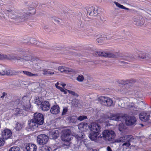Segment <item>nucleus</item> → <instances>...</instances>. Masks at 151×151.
<instances>
[{"label":"nucleus","instance_id":"nucleus-22","mask_svg":"<svg viewBox=\"0 0 151 151\" xmlns=\"http://www.w3.org/2000/svg\"><path fill=\"white\" fill-rule=\"evenodd\" d=\"M133 139V136L132 135H128L127 138V139L124 142V143L122 145V146H125L126 147H129L130 145V144L129 143L130 142L132 141Z\"/></svg>","mask_w":151,"mask_h":151},{"label":"nucleus","instance_id":"nucleus-19","mask_svg":"<svg viewBox=\"0 0 151 151\" xmlns=\"http://www.w3.org/2000/svg\"><path fill=\"white\" fill-rule=\"evenodd\" d=\"M28 124L29 129L32 130L37 127L39 124L33 118L29 121Z\"/></svg>","mask_w":151,"mask_h":151},{"label":"nucleus","instance_id":"nucleus-14","mask_svg":"<svg viewBox=\"0 0 151 151\" xmlns=\"http://www.w3.org/2000/svg\"><path fill=\"white\" fill-rule=\"evenodd\" d=\"M40 108L43 111H47L50 108V105L49 102L47 101L42 102L40 104Z\"/></svg>","mask_w":151,"mask_h":151},{"label":"nucleus","instance_id":"nucleus-59","mask_svg":"<svg viewBox=\"0 0 151 151\" xmlns=\"http://www.w3.org/2000/svg\"><path fill=\"white\" fill-rule=\"evenodd\" d=\"M40 67L38 69H36L35 67H33V69L35 71H38L39 70L40 68V67Z\"/></svg>","mask_w":151,"mask_h":151},{"label":"nucleus","instance_id":"nucleus-36","mask_svg":"<svg viewBox=\"0 0 151 151\" xmlns=\"http://www.w3.org/2000/svg\"><path fill=\"white\" fill-rule=\"evenodd\" d=\"M12 59V58H9L6 55H1L0 54V59Z\"/></svg>","mask_w":151,"mask_h":151},{"label":"nucleus","instance_id":"nucleus-33","mask_svg":"<svg viewBox=\"0 0 151 151\" xmlns=\"http://www.w3.org/2000/svg\"><path fill=\"white\" fill-rule=\"evenodd\" d=\"M22 127V125L20 123H17L16 124V129L17 130L19 131L21 129Z\"/></svg>","mask_w":151,"mask_h":151},{"label":"nucleus","instance_id":"nucleus-40","mask_svg":"<svg viewBox=\"0 0 151 151\" xmlns=\"http://www.w3.org/2000/svg\"><path fill=\"white\" fill-rule=\"evenodd\" d=\"M103 52H95L94 55L95 56H103V55H101V53H103Z\"/></svg>","mask_w":151,"mask_h":151},{"label":"nucleus","instance_id":"nucleus-46","mask_svg":"<svg viewBox=\"0 0 151 151\" xmlns=\"http://www.w3.org/2000/svg\"><path fill=\"white\" fill-rule=\"evenodd\" d=\"M68 111V109L67 108H64L63 109V112L62 113V115H65Z\"/></svg>","mask_w":151,"mask_h":151},{"label":"nucleus","instance_id":"nucleus-6","mask_svg":"<svg viewBox=\"0 0 151 151\" xmlns=\"http://www.w3.org/2000/svg\"><path fill=\"white\" fill-rule=\"evenodd\" d=\"M98 100L101 104L108 106H111L113 103V101L110 98L104 96L99 97Z\"/></svg>","mask_w":151,"mask_h":151},{"label":"nucleus","instance_id":"nucleus-24","mask_svg":"<svg viewBox=\"0 0 151 151\" xmlns=\"http://www.w3.org/2000/svg\"><path fill=\"white\" fill-rule=\"evenodd\" d=\"M128 135L122 137H120L117 139H116L115 141L117 143H123L125 141L127 138Z\"/></svg>","mask_w":151,"mask_h":151},{"label":"nucleus","instance_id":"nucleus-63","mask_svg":"<svg viewBox=\"0 0 151 151\" xmlns=\"http://www.w3.org/2000/svg\"><path fill=\"white\" fill-rule=\"evenodd\" d=\"M23 52L24 53H25V54H27V52H28V50H24Z\"/></svg>","mask_w":151,"mask_h":151},{"label":"nucleus","instance_id":"nucleus-39","mask_svg":"<svg viewBox=\"0 0 151 151\" xmlns=\"http://www.w3.org/2000/svg\"><path fill=\"white\" fill-rule=\"evenodd\" d=\"M84 123H81L79 124L78 126V129L81 130L83 131V128L84 127Z\"/></svg>","mask_w":151,"mask_h":151},{"label":"nucleus","instance_id":"nucleus-26","mask_svg":"<svg viewBox=\"0 0 151 151\" xmlns=\"http://www.w3.org/2000/svg\"><path fill=\"white\" fill-rule=\"evenodd\" d=\"M22 72L24 74H25L26 76L29 77H32L33 76H38V75L37 74H33L31 72L28 71H23Z\"/></svg>","mask_w":151,"mask_h":151},{"label":"nucleus","instance_id":"nucleus-62","mask_svg":"<svg viewBox=\"0 0 151 151\" xmlns=\"http://www.w3.org/2000/svg\"><path fill=\"white\" fill-rule=\"evenodd\" d=\"M128 90H127V89H124V91H124V93H126L128 92Z\"/></svg>","mask_w":151,"mask_h":151},{"label":"nucleus","instance_id":"nucleus-29","mask_svg":"<svg viewBox=\"0 0 151 151\" xmlns=\"http://www.w3.org/2000/svg\"><path fill=\"white\" fill-rule=\"evenodd\" d=\"M137 56H134L133 55H130L129 56L127 57L126 58H124V59L125 60L132 61L135 58L137 57Z\"/></svg>","mask_w":151,"mask_h":151},{"label":"nucleus","instance_id":"nucleus-58","mask_svg":"<svg viewBox=\"0 0 151 151\" xmlns=\"http://www.w3.org/2000/svg\"><path fill=\"white\" fill-rule=\"evenodd\" d=\"M107 151H112V150L109 146H108L106 148Z\"/></svg>","mask_w":151,"mask_h":151},{"label":"nucleus","instance_id":"nucleus-45","mask_svg":"<svg viewBox=\"0 0 151 151\" xmlns=\"http://www.w3.org/2000/svg\"><path fill=\"white\" fill-rule=\"evenodd\" d=\"M3 138H0V146H2L4 144V141Z\"/></svg>","mask_w":151,"mask_h":151},{"label":"nucleus","instance_id":"nucleus-20","mask_svg":"<svg viewBox=\"0 0 151 151\" xmlns=\"http://www.w3.org/2000/svg\"><path fill=\"white\" fill-rule=\"evenodd\" d=\"M59 132L57 130H53L49 132V136L51 139H55L59 136Z\"/></svg>","mask_w":151,"mask_h":151},{"label":"nucleus","instance_id":"nucleus-42","mask_svg":"<svg viewBox=\"0 0 151 151\" xmlns=\"http://www.w3.org/2000/svg\"><path fill=\"white\" fill-rule=\"evenodd\" d=\"M84 127L83 128V131H86V130L88 129L89 128V126L87 123H84Z\"/></svg>","mask_w":151,"mask_h":151},{"label":"nucleus","instance_id":"nucleus-34","mask_svg":"<svg viewBox=\"0 0 151 151\" xmlns=\"http://www.w3.org/2000/svg\"><path fill=\"white\" fill-rule=\"evenodd\" d=\"M127 85H129V84L134 83L135 82V81L133 79L126 80Z\"/></svg>","mask_w":151,"mask_h":151},{"label":"nucleus","instance_id":"nucleus-49","mask_svg":"<svg viewBox=\"0 0 151 151\" xmlns=\"http://www.w3.org/2000/svg\"><path fill=\"white\" fill-rule=\"evenodd\" d=\"M45 148H46L45 149L46 151H52V149L50 147L45 145Z\"/></svg>","mask_w":151,"mask_h":151},{"label":"nucleus","instance_id":"nucleus-13","mask_svg":"<svg viewBox=\"0 0 151 151\" xmlns=\"http://www.w3.org/2000/svg\"><path fill=\"white\" fill-rule=\"evenodd\" d=\"M150 116L149 113L144 112L140 114L139 117L142 121L146 122L149 119Z\"/></svg>","mask_w":151,"mask_h":151},{"label":"nucleus","instance_id":"nucleus-31","mask_svg":"<svg viewBox=\"0 0 151 151\" xmlns=\"http://www.w3.org/2000/svg\"><path fill=\"white\" fill-rule=\"evenodd\" d=\"M84 78L83 75H79L76 78V80L79 82H83L84 80Z\"/></svg>","mask_w":151,"mask_h":151},{"label":"nucleus","instance_id":"nucleus-15","mask_svg":"<svg viewBox=\"0 0 151 151\" xmlns=\"http://www.w3.org/2000/svg\"><path fill=\"white\" fill-rule=\"evenodd\" d=\"M91 130L93 132H98L100 131L101 127L100 125L95 123H93L91 125Z\"/></svg>","mask_w":151,"mask_h":151},{"label":"nucleus","instance_id":"nucleus-57","mask_svg":"<svg viewBox=\"0 0 151 151\" xmlns=\"http://www.w3.org/2000/svg\"><path fill=\"white\" fill-rule=\"evenodd\" d=\"M7 94L5 93V92H3V93H2V96L1 97V98H4V97Z\"/></svg>","mask_w":151,"mask_h":151},{"label":"nucleus","instance_id":"nucleus-1","mask_svg":"<svg viewBox=\"0 0 151 151\" xmlns=\"http://www.w3.org/2000/svg\"><path fill=\"white\" fill-rule=\"evenodd\" d=\"M25 98H27V97L24 96L22 98L14 100L12 101V104L14 107L17 106L18 107L14 110V115L17 116L25 115L23 110H26L25 106Z\"/></svg>","mask_w":151,"mask_h":151},{"label":"nucleus","instance_id":"nucleus-4","mask_svg":"<svg viewBox=\"0 0 151 151\" xmlns=\"http://www.w3.org/2000/svg\"><path fill=\"white\" fill-rule=\"evenodd\" d=\"M102 136H101V138L103 139L106 141H112L115 138V134L114 132L111 130H104L102 132Z\"/></svg>","mask_w":151,"mask_h":151},{"label":"nucleus","instance_id":"nucleus-27","mask_svg":"<svg viewBox=\"0 0 151 151\" xmlns=\"http://www.w3.org/2000/svg\"><path fill=\"white\" fill-rule=\"evenodd\" d=\"M84 134L83 132H79L78 134H76L75 137L76 139H77V140L79 141L84 137Z\"/></svg>","mask_w":151,"mask_h":151},{"label":"nucleus","instance_id":"nucleus-51","mask_svg":"<svg viewBox=\"0 0 151 151\" xmlns=\"http://www.w3.org/2000/svg\"><path fill=\"white\" fill-rule=\"evenodd\" d=\"M120 65H127V63L124 61H121L119 62Z\"/></svg>","mask_w":151,"mask_h":151},{"label":"nucleus","instance_id":"nucleus-8","mask_svg":"<svg viewBox=\"0 0 151 151\" xmlns=\"http://www.w3.org/2000/svg\"><path fill=\"white\" fill-rule=\"evenodd\" d=\"M123 102L122 101H119L118 102L119 106L122 108H124L131 110H136L137 109V107H136L134 105V104L132 103H130L128 102L125 105L124 104H123Z\"/></svg>","mask_w":151,"mask_h":151},{"label":"nucleus","instance_id":"nucleus-41","mask_svg":"<svg viewBox=\"0 0 151 151\" xmlns=\"http://www.w3.org/2000/svg\"><path fill=\"white\" fill-rule=\"evenodd\" d=\"M118 82L120 84L127 85L126 80H119L118 81Z\"/></svg>","mask_w":151,"mask_h":151},{"label":"nucleus","instance_id":"nucleus-30","mask_svg":"<svg viewBox=\"0 0 151 151\" xmlns=\"http://www.w3.org/2000/svg\"><path fill=\"white\" fill-rule=\"evenodd\" d=\"M9 151H20V150L18 147H13L9 149Z\"/></svg>","mask_w":151,"mask_h":151},{"label":"nucleus","instance_id":"nucleus-55","mask_svg":"<svg viewBox=\"0 0 151 151\" xmlns=\"http://www.w3.org/2000/svg\"><path fill=\"white\" fill-rule=\"evenodd\" d=\"M95 8L93 7V6H92L91 8V9H93V13H94V14H96L97 13L96 12V10H95ZM96 10H97V9Z\"/></svg>","mask_w":151,"mask_h":151},{"label":"nucleus","instance_id":"nucleus-25","mask_svg":"<svg viewBox=\"0 0 151 151\" xmlns=\"http://www.w3.org/2000/svg\"><path fill=\"white\" fill-rule=\"evenodd\" d=\"M4 75H12V74L10 70H7L5 71V70H2L1 72H0V75L2 76Z\"/></svg>","mask_w":151,"mask_h":151},{"label":"nucleus","instance_id":"nucleus-9","mask_svg":"<svg viewBox=\"0 0 151 151\" xmlns=\"http://www.w3.org/2000/svg\"><path fill=\"white\" fill-rule=\"evenodd\" d=\"M34 119L39 124V125H42L44 122L43 115L40 113H36L34 114Z\"/></svg>","mask_w":151,"mask_h":151},{"label":"nucleus","instance_id":"nucleus-47","mask_svg":"<svg viewBox=\"0 0 151 151\" xmlns=\"http://www.w3.org/2000/svg\"><path fill=\"white\" fill-rule=\"evenodd\" d=\"M63 67H59L58 68V70H60L61 72H63L65 71L67 72V70H65L63 68H62Z\"/></svg>","mask_w":151,"mask_h":151},{"label":"nucleus","instance_id":"nucleus-16","mask_svg":"<svg viewBox=\"0 0 151 151\" xmlns=\"http://www.w3.org/2000/svg\"><path fill=\"white\" fill-rule=\"evenodd\" d=\"M89 138L92 140H95L101 138V135L100 133L98 132H92L88 136Z\"/></svg>","mask_w":151,"mask_h":151},{"label":"nucleus","instance_id":"nucleus-54","mask_svg":"<svg viewBox=\"0 0 151 151\" xmlns=\"http://www.w3.org/2000/svg\"><path fill=\"white\" fill-rule=\"evenodd\" d=\"M60 91L64 93L65 94H66L67 93V92L65 91V89H64L63 88L61 87V88L60 89Z\"/></svg>","mask_w":151,"mask_h":151},{"label":"nucleus","instance_id":"nucleus-48","mask_svg":"<svg viewBox=\"0 0 151 151\" xmlns=\"http://www.w3.org/2000/svg\"><path fill=\"white\" fill-rule=\"evenodd\" d=\"M67 91L70 94L73 96H76L77 95V94H76L73 91L69 90H68Z\"/></svg>","mask_w":151,"mask_h":151},{"label":"nucleus","instance_id":"nucleus-10","mask_svg":"<svg viewBox=\"0 0 151 151\" xmlns=\"http://www.w3.org/2000/svg\"><path fill=\"white\" fill-rule=\"evenodd\" d=\"M12 134L11 131L9 129L5 128L1 130V136L3 139H7L10 138Z\"/></svg>","mask_w":151,"mask_h":151},{"label":"nucleus","instance_id":"nucleus-2","mask_svg":"<svg viewBox=\"0 0 151 151\" xmlns=\"http://www.w3.org/2000/svg\"><path fill=\"white\" fill-rule=\"evenodd\" d=\"M21 60L22 61H28L30 60V63L32 62L33 63V65H49V66H58L60 65H63V63H60L56 62L47 61L45 62L42 61L38 59L32 58V57L30 55L28 56H23L20 58Z\"/></svg>","mask_w":151,"mask_h":151},{"label":"nucleus","instance_id":"nucleus-21","mask_svg":"<svg viewBox=\"0 0 151 151\" xmlns=\"http://www.w3.org/2000/svg\"><path fill=\"white\" fill-rule=\"evenodd\" d=\"M26 148L27 151H36L37 147L35 144L29 143L27 145Z\"/></svg>","mask_w":151,"mask_h":151},{"label":"nucleus","instance_id":"nucleus-32","mask_svg":"<svg viewBox=\"0 0 151 151\" xmlns=\"http://www.w3.org/2000/svg\"><path fill=\"white\" fill-rule=\"evenodd\" d=\"M99 62V61H95L94 62H89V63L88 64H86V65H100V64L101 63V62Z\"/></svg>","mask_w":151,"mask_h":151},{"label":"nucleus","instance_id":"nucleus-53","mask_svg":"<svg viewBox=\"0 0 151 151\" xmlns=\"http://www.w3.org/2000/svg\"><path fill=\"white\" fill-rule=\"evenodd\" d=\"M43 71V74L44 75H46L48 74V71L47 69H44L42 70Z\"/></svg>","mask_w":151,"mask_h":151},{"label":"nucleus","instance_id":"nucleus-64","mask_svg":"<svg viewBox=\"0 0 151 151\" xmlns=\"http://www.w3.org/2000/svg\"><path fill=\"white\" fill-rule=\"evenodd\" d=\"M60 84L62 86H63V87H64L66 86V84L65 83H62Z\"/></svg>","mask_w":151,"mask_h":151},{"label":"nucleus","instance_id":"nucleus-52","mask_svg":"<svg viewBox=\"0 0 151 151\" xmlns=\"http://www.w3.org/2000/svg\"><path fill=\"white\" fill-rule=\"evenodd\" d=\"M22 14H24V17H25V18H24V19H25L24 21V20H26V19H27V17H28V15H29V14H28L27 13H25V12H24V13H22Z\"/></svg>","mask_w":151,"mask_h":151},{"label":"nucleus","instance_id":"nucleus-35","mask_svg":"<svg viewBox=\"0 0 151 151\" xmlns=\"http://www.w3.org/2000/svg\"><path fill=\"white\" fill-rule=\"evenodd\" d=\"M87 119V116H84V115H82L78 117H77V120H79L80 121H82L84 119Z\"/></svg>","mask_w":151,"mask_h":151},{"label":"nucleus","instance_id":"nucleus-56","mask_svg":"<svg viewBox=\"0 0 151 151\" xmlns=\"http://www.w3.org/2000/svg\"><path fill=\"white\" fill-rule=\"evenodd\" d=\"M140 58H141L142 59H145L146 58V56L145 55H142L141 56H138Z\"/></svg>","mask_w":151,"mask_h":151},{"label":"nucleus","instance_id":"nucleus-5","mask_svg":"<svg viewBox=\"0 0 151 151\" xmlns=\"http://www.w3.org/2000/svg\"><path fill=\"white\" fill-rule=\"evenodd\" d=\"M73 135L71 131L68 129H66L62 131L61 136V139L64 141L69 142L73 139Z\"/></svg>","mask_w":151,"mask_h":151},{"label":"nucleus","instance_id":"nucleus-23","mask_svg":"<svg viewBox=\"0 0 151 151\" xmlns=\"http://www.w3.org/2000/svg\"><path fill=\"white\" fill-rule=\"evenodd\" d=\"M68 120L70 123H76L77 121V117L76 116H71L68 117Z\"/></svg>","mask_w":151,"mask_h":151},{"label":"nucleus","instance_id":"nucleus-28","mask_svg":"<svg viewBox=\"0 0 151 151\" xmlns=\"http://www.w3.org/2000/svg\"><path fill=\"white\" fill-rule=\"evenodd\" d=\"M114 3L115 4V5L118 7L122 9H124L127 10H129V9L128 8H126L123 5L120 4L118 3L115 1L114 2Z\"/></svg>","mask_w":151,"mask_h":151},{"label":"nucleus","instance_id":"nucleus-37","mask_svg":"<svg viewBox=\"0 0 151 151\" xmlns=\"http://www.w3.org/2000/svg\"><path fill=\"white\" fill-rule=\"evenodd\" d=\"M30 43L34 45L37 44V41L34 38H31L30 40Z\"/></svg>","mask_w":151,"mask_h":151},{"label":"nucleus","instance_id":"nucleus-17","mask_svg":"<svg viewBox=\"0 0 151 151\" xmlns=\"http://www.w3.org/2000/svg\"><path fill=\"white\" fill-rule=\"evenodd\" d=\"M50 111L52 114H57L60 112V107L57 105H54L51 107Z\"/></svg>","mask_w":151,"mask_h":151},{"label":"nucleus","instance_id":"nucleus-11","mask_svg":"<svg viewBox=\"0 0 151 151\" xmlns=\"http://www.w3.org/2000/svg\"><path fill=\"white\" fill-rule=\"evenodd\" d=\"M103 54V56L106 58H116L119 56V52H105L101 53Z\"/></svg>","mask_w":151,"mask_h":151},{"label":"nucleus","instance_id":"nucleus-61","mask_svg":"<svg viewBox=\"0 0 151 151\" xmlns=\"http://www.w3.org/2000/svg\"><path fill=\"white\" fill-rule=\"evenodd\" d=\"M54 73L52 71H48V74L52 75Z\"/></svg>","mask_w":151,"mask_h":151},{"label":"nucleus","instance_id":"nucleus-44","mask_svg":"<svg viewBox=\"0 0 151 151\" xmlns=\"http://www.w3.org/2000/svg\"><path fill=\"white\" fill-rule=\"evenodd\" d=\"M105 40V37H104L103 38H98L96 40V41L98 43H101L102 42L101 41V40Z\"/></svg>","mask_w":151,"mask_h":151},{"label":"nucleus","instance_id":"nucleus-3","mask_svg":"<svg viewBox=\"0 0 151 151\" xmlns=\"http://www.w3.org/2000/svg\"><path fill=\"white\" fill-rule=\"evenodd\" d=\"M5 13L11 18L15 19L19 21H23L25 19L24 15V14H22V12L19 11L15 12L11 10H7Z\"/></svg>","mask_w":151,"mask_h":151},{"label":"nucleus","instance_id":"nucleus-7","mask_svg":"<svg viewBox=\"0 0 151 151\" xmlns=\"http://www.w3.org/2000/svg\"><path fill=\"white\" fill-rule=\"evenodd\" d=\"M48 140L47 136L44 134L38 135L37 137V142L39 145H43L46 144Z\"/></svg>","mask_w":151,"mask_h":151},{"label":"nucleus","instance_id":"nucleus-18","mask_svg":"<svg viewBox=\"0 0 151 151\" xmlns=\"http://www.w3.org/2000/svg\"><path fill=\"white\" fill-rule=\"evenodd\" d=\"M123 116H122L120 114H111L109 118L110 119L116 121H121L123 119Z\"/></svg>","mask_w":151,"mask_h":151},{"label":"nucleus","instance_id":"nucleus-12","mask_svg":"<svg viewBox=\"0 0 151 151\" xmlns=\"http://www.w3.org/2000/svg\"><path fill=\"white\" fill-rule=\"evenodd\" d=\"M137 121L136 119L134 116H127L125 120L126 124L128 126H131L134 124Z\"/></svg>","mask_w":151,"mask_h":151},{"label":"nucleus","instance_id":"nucleus-60","mask_svg":"<svg viewBox=\"0 0 151 151\" xmlns=\"http://www.w3.org/2000/svg\"><path fill=\"white\" fill-rule=\"evenodd\" d=\"M66 146V147H67V148H68L70 146V144L69 143V142L67 143V144H64V146Z\"/></svg>","mask_w":151,"mask_h":151},{"label":"nucleus","instance_id":"nucleus-43","mask_svg":"<svg viewBox=\"0 0 151 151\" xmlns=\"http://www.w3.org/2000/svg\"><path fill=\"white\" fill-rule=\"evenodd\" d=\"M124 126L122 123L119 124V129L120 131H122V129H124Z\"/></svg>","mask_w":151,"mask_h":151},{"label":"nucleus","instance_id":"nucleus-38","mask_svg":"<svg viewBox=\"0 0 151 151\" xmlns=\"http://www.w3.org/2000/svg\"><path fill=\"white\" fill-rule=\"evenodd\" d=\"M41 99L39 98H37L35 99V103L36 104H37V105H40L41 104V100H40Z\"/></svg>","mask_w":151,"mask_h":151},{"label":"nucleus","instance_id":"nucleus-50","mask_svg":"<svg viewBox=\"0 0 151 151\" xmlns=\"http://www.w3.org/2000/svg\"><path fill=\"white\" fill-rule=\"evenodd\" d=\"M36 12L35 9H34L32 8V10L31 12H27V13L30 14H31L33 15Z\"/></svg>","mask_w":151,"mask_h":151}]
</instances>
